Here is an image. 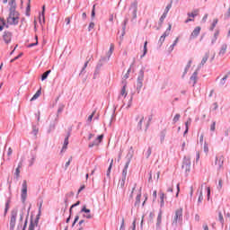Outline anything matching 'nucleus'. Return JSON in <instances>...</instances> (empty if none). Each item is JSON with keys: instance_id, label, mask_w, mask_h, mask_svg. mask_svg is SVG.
<instances>
[{"instance_id": "nucleus-27", "label": "nucleus", "mask_w": 230, "mask_h": 230, "mask_svg": "<svg viewBox=\"0 0 230 230\" xmlns=\"http://www.w3.org/2000/svg\"><path fill=\"white\" fill-rule=\"evenodd\" d=\"M50 74H51V70H47L46 72H44L41 75V81L44 82V80H46Z\"/></svg>"}, {"instance_id": "nucleus-35", "label": "nucleus", "mask_w": 230, "mask_h": 230, "mask_svg": "<svg viewBox=\"0 0 230 230\" xmlns=\"http://www.w3.org/2000/svg\"><path fill=\"white\" fill-rule=\"evenodd\" d=\"M40 215L42 214H40V212H38V215L36 216V218L33 221L34 227L35 226H39V220H40Z\"/></svg>"}, {"instance_id": "nucleus-22", "label": "nucleus", "mask_w": 230, "mask_h": 230, "mask_svg": "<svg viewBox=\"0 0 230 230\" xmlns=\"http://www.w3.org/2000/svg\"><path fill=\"white\" fill-rule=\"evenodd\" d=\"M40 94H42V90L40 88L37 92H36V94H34L31 99V102H35V100H37Z\"/></svg>"}, {"instance_id": "nucleus-23", "label": "nucleus", "mask_w": 230, "mask_h": 230, "mask_svg": "<svg viewBox=\"0 0 230 230\" xmlns=\"http://www.w3.org/2000/svg\"><path fill=\"white\" fill-rule=\"evenodd\" d=\"M144 120H145V117L143 115H141L140 119H139V121L137 123V130H142Z\"/></svg>"}, {"instance_id": "nucleus-63", "label": "nucleus", "mask_w": 230, "mask_h": 230, "mask_svg": "<svg viewBox=\"0 0 230 230\" xmlns=\"http://www.w3.org/2000/svg\"><path fill=\"white\" fill-rule=\"evenodd\" d=\"M165 136H166V130L162 131V133H161V141H164Z\"/></svg>"}, {"instance_id": "nucleus-18", "label": "nucleus", "mask_w": 230, "mask_h": 230, "mask_svg": "<svg viewBox=\"0 0 230 230\" xmlns=\"http://www.w3.org/2000/svg\"><path fill=\"white\" fill-rule=\"evenodd\" d=\"M208 58H209V52H207L203 57L201 63L199 66V69H200V67H202V66H204L208 62Z\"/></svg>"}, {"instance_id": "nucleus-21", "label": "nucleus", "mask_w": 230, "mask_h": 230, "mask_svg": "<svg viewBox=\"0 0 230 230\" xmlns=\"http://www.w3.org/2000/svg\"><path fill=\"white\" fill-rule=\"evenodd\" d=\"M226 51H227V44H223L218 53L219 57H223V55H226Z\"/></svg>"}, {"instance_id": "nucleus-12", "label": "nucleus", "mask_w": 230, "mask_h": 230, "mask_svg": "<svg viewBox=\"0 0 230 230\" xmlns=\"http://www.w3.org/2000/svg\"><path fill=\"white\" fill-rule=\"evenodd\" d=\"M12 32L5 31L3 35V40L5 42V44H10L12 42Z\"/></svg>"}, {"instance_id": "nucleus-13", "label": "nucleus", "mask_w": 230, "mask_h": 230, "mask_svg": "<svg viewBox=\"0 0 230 230\" xmlns=\"http://www.w3.org/2000/svg\"><path fill=\"white\" fill-rule=\"evenodd\" d=\"M201 28L199 26L196 27L190 36V40H193V39H197L199 35H200Z\"/></svg>"}, {"instance_id": "nucleus-50", "label": "nucleus", "mask_w": 230, "mask_h": 230, "mask_svg": "<svg viewBox=\"0 0 230 230\" xmlns=\"http://www.w3.org/2000/svg\"><path fill=\"white\" fill-rule=\"evenodd\" d=\"M38 45H39V40H38V38H37V36H36V42H34V43H30V44L27 46V48H33V47L38 46Z\"/></svg>"}, {"instance_id": "nucleus-5", "label": "nucleus", "mask_w": 230, "mask_h": 230, "mask_svg": "<svg viewBox=\"0 0 230 230\" xmlns=\"http://www.w3.org/2000/svg\"><path fill=\"white\" fill-rule=\"evenodd\" d=\"M109 58L102 57L100 58L99 62L97 63L94 74H93V78H96L97 75H100V69L105 66L109 62Z\"/></svg>"}, {"instance_id": "nucleus-16", "label": "nucleus", "mask_w": 230, "mask_h": 230, "mask_svg": "<svg viewBox=\"0 0 230 230\" xmlns=\"http://www.w3.org/2000/svg\"><path fill=\"white\" fill-rule=\"evenodd\" d=\"M162 222H163V212L160 211L156 219V230L161 229Z\"/></svg>"}, {"instance_id": "nucleus-20", "label": "nucleus", "mask_w": 230, "mask_h": 230, "mask_svg": "<svg viewBox=\"0 0 230 230\" xmlns=\"http://www.w3.org/2000/svg\"><path fill=\"white\" fill-rule=\"evenodd\" d=\"M22 167V162H20L18 164V167L15 170L14 175L16 176L17 179H19L21 175V168Z\"/></svg>"}, {"instance_id": "nucleus-37", "label": "nucleus", "mask_w": 230, "mask_h": 230, "mask_svg": "<svg viewBox=\"0 0 230 230\" xmlns=\"http://www.w3.org/2000/svg\"><path fill=\"white\" fill-rule=\"evenodd\" d=\"M24 219V213H21L20 214V223L17 226V229H19L20 227H22V220Z\"/></svg>"}, {"instance_id": "nucleus-3", "label": "nucleus", "mask_w": 230, "mask_h": 230, "mask_svg": "<svg viewBox=\"0 0 230 230\" xmlns=\"http://www.w3.org/2000/svg\"><path fill=\"white\" fill-rule=\"evenodd\" d=\"M145 81V67H142L137 78V93L139 94L141 93V89L143 88V82Z\"/></svg>"}, {"instance_id": "nucleus-28", "label": "nucleus", "mask_w": 230, "mask_h": 230, "mask_svg": "<svg viewBox=\"0 0 230 230\" xmlns=\"http://www.w3.org/2000/svg\"><path fill=\"white\" fill-rule=\"evenodd\" d=\"M112 163H114V160H111L110 166L108 167V170L106 172V177H108V179H111V172L112 170Z\"/></svg>"}, {"instance_id": "nucleus-41", "label": "nucleus", "mask_w": 230, "mask_h": 230, "mask_svg": "<svg viewBox=\"0 0 230 230\" xmlns=\"http://www.w3.org/2000/svg\"><path fill=\"white\" fill-rule=\"evenodd\" d=\"M43 202L44 201L42 199H39V202H38L39 211H38V213L42 214V204H43Z\"/></svg>"}, {"instance_id": "nucleus-47", "label": "nucleus", "mask_w": 230, "mask_h": 230, "mask_svg": "<svg viewBox=\"0 0 230 230\" xmlns=\"http://www.w3.org/2000/svg\"><path fill=\"white\" fill-rule=\"evenodd\" d=\"M1 22L3 25H0V31H3V30L4 29V26H6V21H4V19H0Z\"/></svg>"}, {"instance_id": "nucleus-49", "label": "nucleus", "mask_w": 230, "mask_h": 230, "mask_svg": "<svg viewBox=\"0 0 230 230\" xmlns=\"http://www.w3.org/2000/svg\"><path fill=\"white\" fill-rule=\"evenodd\" d=\"M218 220L220 224L224 225V216L222 215V212H218Z\"/></svg>"}, {"instance_id": "nucleus-55", "label": "nucleus", "mask_w": 230, "mask_h": 230, "mask_svg": "<svg viewBox=\"0 0 230 230\" xmlns=\"http://www.w3.org/2000/svg\"><path fill=\"white\" fill-rule=\"evenodd\" d=\"M229 77V75H225L221 80H220V84L221 85H225L226 84V80H227V78Z\"/></svg>"}, {"instance_id": "nucleus-33", "label": "nucleus", "mask_w": 230, "mask_h": 230, "mask_svg": "<svg viewBox=\"0 0 230 230\" xmlns=\"http://www.w3.org/2000/svg\"><path fill=\"white\" fill-rule=\"evenodd\" d=\"M112 51H114V44H111L110 50L107 52V58L111 59Z\"/></svg>"}, {"instance_id": "nucleus-26", "label": "nucleus", "mask_w": 230, "mask_h": 230, "mask_svg": "<svg viewBox=\"0 0 230 230\" xmlns=\"http://www.w3.org/2000/svg\"><path fill=\"white\" fill-rule=\"evenodd\" d=\"M128 22V18H125L123 24H122V37L125 36V30H127Z\"/></svg>"}, {"instance_id": "nucleus-29", "label": "nucleus", "mask_w": 230, "mask_h": 230, "mask_svg": "<svg viewBox=\"0 0 230 230\" xmlns=\"http://www.w3.org/2000/svg\"><path fill=\"white\" fill-rule=\"evenodd\" d=\"M160 208H164V193L160 192Z\"/></svg>"}, {"instance_id": "nucleus-25", "label": "nucleus", "mask_w": 230, "mask_h": 230, "mask_svg": "<svg viewBox=\"0 0 230 230\" xmlns=\"http://www.w3.org/2000/svg\"><path fill=\"white\" fill-rule=\"evenodd\" d=\"M199 75V72L195 71L192 75L190 76V82L192 83V85H195L197 84V75Z\"/></svg>"}, {"instance_id": "nucleus-1", "label": "nucleus", "mask_w": 230, "mask_h": 230, "mask_svg": "<svg viewBox=\"0 0 230 230\" xmlns=\"http://www.w3.org/2000/svg\"><path fill=\"white\" fill-rule=\"evenodd\" d=\"M9 16L7 17V22L11 26H17L19 24V12L15 10V0H10L9 2Z\"/></svg>"}, {"instance_id": "nucleus-11", "label": "nucleus", "mask_w": 230, "mask_h": 230, "mask_svg": "<svg viewBox=\"0 0 230 230\" xmlns=\"http://www.w3.org/2000/svg\"><path fill=\"white\" fill-rule=\"evenodd\" d=\"M125 181L123 179H120L118 183L117 187V193H125Z\"/></svg>"}, {"instance_id": "nucleus-31", "label": "nucleus", "mask_w": 230, "mask_h": 230, "mask_svg": "<svg viewBox=\"0 0 230 230\" xmlns=\"http://www.w3.org/2000/svg\"><path fill=\"white\" fill-rule=\"evenodd\" d=\"M179 42V38H176V40L173 41V43L169 47V53H172L173 51V48L177 46V43Z\"/></svg>"}, {"instance_id": "nucleus-57", "label": "nucleus", "mask_w": 230, "mask_h": 230, "mask_svg": "<svg viewBox=\"0 0 230 230\" xmlns=\"http://www.w3.org/2000/svg\"><path fill=\"white\" fill-rule=\"evenodd\" d=\"M165 37L164 36H161L158 41V44H160V48L163 46V42H164L165 40Z\"/></svg>"}, {"instance_id": "nucleus-39", "label": "nucleus", "mask_w": 230, "mask_h": 230, "mask_svg": "<svg viewBox=\"0 0 230 230\" xmlns=\"http://www.w3.org/2000/svg\"><path fill=\"white\" fill-rule=\"evenodd\" d=\"M217 24H218V19H215L212 22V25L210 27V31H213L215 28L217 27Z\"/></svg>"}, {"instance_id": "nucleus-38", "label": "nucleus", "mask_w": 230, "mask_h": 230, "mask_svg": "<svg viewBox=\"0 0 230 230\" xmlns=\"http://www.w3.org/2000/svg\"><path fill=\"white\" fill-rule=\"evenodd\" d=\"M89 60H91V58H89ZM89 60H87L84 63V66H83V68H82V70L80 72V75H84L85 73V69L87 68V66L89 65Z\"/></svg>"}, {"instance_id": "nucleus-48", "label": "nucleus", "mask_w": 230, "mask_h": 230, "mask_svg": "<svg viewBox=\"0 0 230 230\" xmlns=\"http://www.w3.org/2000/svg\"><path fill=\"white\" fill-rule=\"evenodd\" d=\"M32 134H34V136H37V134H39V128L35 125L32 126Z\"/></svg>"}, {"instance_id": "nucleus-56", "label": "nucleus", "mask_w": 230, "mask_h": 230, "mask_svg": "<svg viewBox=\"0 0 230 230\" xmlns=\"http://www.w3.org/2000/svg\"><path fill=\"white\" fill-rule=\"evenodd\" d=\"M29 230H35V225L33 224V219H31V222L29 225Z\"/></svg>"}, {"instance_id": "nucleus-62", "label": "nucleus", "mask_w": 230, "mask_h": 230, "mask_svg": "<svg viewBox=\"0 0 230 230\" xmlns=\"http://www.w3.org/2000/svg\"><path fill=\"white\" fill-rule=\"evenodd\" d=\"M204 152L205 154H208V152H209V147L208 146V143L206 142L204 144Z\"/></svg>"}, {"instance_id": "nucleus-6", "label": "nucleus", "mask_w": 230, "mask_h": 230, "mask_svg": "<svg viewBox=\"0 0 230 230\" xmlns=\"http://www.w3.org/2000/svg\"><path fill=\"white\" fill-rule=\"evenodd\" d=\"M181 168L184 170L186 175H188L191 170V160H190V158L184 157Z\"/></svg>"}, {"instance_id": "nucleus-17", "label": "nucleus", "mask_w": 230, "mask_h": 230, "mask_svg": "<svg viewBox=\"0 0 230 230\" xmlns=\"http://www.w3.org/2000/svg\"><path fill=\"white\" fill-rule=\"evenodd\" d=\"M12 203V199L10 198L7 199L5 201V208H4V217H6L8 214V210L10 209V204Z\"/></svg>"}, {"instance_id": "nucleus-46", "label": "nucleus", "mask_w": 230, "mask_h": 230, "mask_svg": "<svg viewBox=\"0 0 230 230\" xmlns=\"http://www.w3.org/2000/svg\"><path fill=\"white\" fill-rule=\"evenodd\" d=\"M80 213H86L89 214L91 213V209L87 208V207L84 206L80 211Z\"/></svg>"}, {"instance_id": "nucleus-44", "label": "nucleus", "mask_w": 230, "mask_h": 230, "mask_svg": "<svg viewBox=\"0 0 230 230\" xmlns=\"http://www.w3.org/2000/svg\"><path fill=\"white\" fill-rule=\"evenodd\" d=\"M141 204V194L137 195L135 206H139Z\"/></svg>"}, {"instance_id": "nucleus-61", "label": "nucleus", "mask_w": 230, "mask_h": 230, "mask_svg": "<svg viewBox=\"0 0 230 230\" xmlns=\"http://www.w3.org/2000/svg\"><path fill=\"white\" fill-rule=\"evenodd\" d=\"M64 104H61L58 109V114H60L64 111Z\"/></svg>"}, {"instance_id": "nucleus-64", "label": "nucleus", "mask_w": 230, "mask_h": 230, "mask_svg": "<svg viewBox=\"0 0 230 230\" xmlns=\"http://www.w3.org/2000/svg\"><path fill=\"white\" fill-rule=\"evenodd\" d=\"M119 230H125V219H122Z\"/></svg>"}, {"instance_id": "nucleus-19", "label": "nucleus", "mask_w": 230, "mask_h": 230, "mask_svg": "<svg viewBox=\"0 0 230 230\" xmlns=\"http://www.w3.org/2000/svg\"><path fill=\"white\" fill-rule=\"evenodd\" d=\"M192 60H189L188 64L185 66V69L183 71V75H182V78H184V76H186V75H188V71H190V67H191V64H192Z\"/></svg>"}, {"instance_id": "nucleus-15", "label": "nucleus", "mask_w": 230, "mask_h": 230, "mask_svg": "<svg viewBox=\"0 0 230 230\" xmlns=\"http://www.w3.org/2000/svg\"><path fill=\"white\" fill-rule=\"evenodd\" d=\"M215 164H217L218 170L224 166V155L221 156H216V162Z\"/></svg>"}, {"instance_id": "nucleus-40", "label": "nucleus", "mask_w": 230, "mask_h": 230, "mask_svg": "<svg viewBox=\"0 0 230 230\" xmlns=\"http://www.w3.org/2000/svg\"><path fill=\"white\" fill-rule=\"evenodd\" d=\"M92 20L96 17V4H93V9H92V13H91Z\"/></svg>"}, {"instance_id": "nucleus-30", "label": "nucleus", "mask_w": 230, "mask_h": 230, "mask_svg": "<svg viewBox=\"0 0 230 230\" xmlns=\"http://www.w3.org/2000/svg\"><path fill=\"white\" fill-rule=\"evenodd\" d=\"M170 31H172V23H169V27L166 29V31L162 35V37H164L166 39V37H168V35H170Z\"/></svg>"}, {"instance_id": "nucleus-36", "label": "nucleus", "mask_w": 230, "mask_h": 230, "mask_svg": "<svg viewBox=\"0 0 230 230\" xmlns=\"http://www.w3.org/2000/svg\"><path fill=\"white\" fill-rule=\"evenodd\" d=\"M67 145H69V138L65 137L64 145H63L62 150H67Z\"/></svg>"}, {"instance_id": "nucleus-10", "label": "nucleus", "mask_w": 230, "mask_h": 230, "mask_svg": "<svg viewBox=\"0 0 230 230\" xmlns=\"http://www.w3.org/2000/svg\"><path fill=\"white\" fill-rule=\"evenodd\" d=\"M58 124V114L56 116L55 119L49 124V129L47 130V132L49 134H51V132L55 130Z\"/></svg>"}, {"instance_id": "nucleus-54", "label": "nucleus", "mask_w": 230, "mask_h": 230, "mask_svg": "<svg viewBox=\"0 0 230 230\" xmlns=\"http://www.w3.org/2000/svg\"><path fill=\"white\" fill-rule=\"evenodd\" d=\"M45 13H46V5H43L41 14L40 15V17H42L43 21H45V17H44Z\"/></svg>"}, {"instance_id": "nucleus-8", "label": "nucleus", "mask_w": 230, "mask_h": 230, "mask_svg": "<svg viewBox=\"0 0 230 230\" xmlns=\"http://www.w3.org/2000/svg\"><path fill=\"white\" fill-rule=\"evenodd\" d=\"M17 208H13L11 212L10 227H12V229H15V224L17 222Z\"/></svg>"}, {"instance_id": "nucleus-58", "label": "nucleus", "mask_w": 230, "mask_h": 230, "mask_svg": "<svg viewBox=\"0 0 230 230\" xmlns=\"http://www.w3.org/2000/svg\"><path fill=\"white\" fill-rule=\"evenodd\" d=\"M35 159H36L35 155H32L31 159L30 160L29 166H31L32 164H34Z\"/></svg>"}, {"instance_id": "nucleus-53", "label": "nucleus", "mask_w": 230, "mask_h": 230, "mask_svg": "<svg viewBox=\"0 0 230 230\" xmlns=\"http://www.w3.org/2000/svg\"><path fill=\"white\" fill-rule=\"evenodd\" d=\"M216 127H217V121H213L212 124L210 125L211 132H215Z\"/></svg>"}, {"instance_id": "nucleus-43", "label": "nucleus", "mask_w": 230, "mask_h": 230, "mask_svg": "<svg viewBox=\"0 0 230 230\" xmlns=\"http://www.w3.org/2000/svg\"><path fill=\"white\" fill-rule=\"evenodd\" d=\"M129 10L137 11V2H133L130 5Z\"/></svg>"}, {"instance_id": "nucleus-9", "label": "nucleus", "mask_w": 230, "mask_h": 230, "mask_svg": "<svg viewBox=\"0 0 230 230\" xmlns=\"http://www.w3.org/2000/svg\"><path fill=\"white\" fill-rule=\"evenodd\" d=\"M103 141V135H99L94 142H90L88 146L89 148H93V146H98L100 145V143H102Z\"/></svg>"}, {"instance_id": "nucleus-4", "label": "nucleus", "mask_w": 230, "mask_h": 230, "mask_svg": "<svg viewBox=\"0 0 230 230\" xmlns=\"http://www.w3.org/2000/svg\"><path fill=\"white\" fill-rule=\"evenodd\" d=\"M133 154H134V151L129 150L127 156H126L127 162H126V164H125V166L122 170V177H121V179L126 180V181H127V172L128 170L130 161L132 160Z\"/></svg>"}, {"instance_id": "nucleus-7", "label": "nucleus", "mask_w": 230, "mask_h": 230, "mask_svg": "<svg viewBox=\"0 0 230 230\" xmlns=\"http://www.w3.org/2000/svg\"><path fill=\"white\" fill-rule=\"evenodd\" d=\"M22 202H26V199L28 197V183L26 180L23 181L22 185Z\"/></svg>"}, {"instance_id": "nucleus-60", "label": "nucleus", "mask_w": 230, "mask_h": 230, "mask_svg": "<svg viewBox=\"0 0 230 230\" xmlns=\"http://www.w3.org/2000/svg\"><path fill=\"white\" fill-rule=\"evenodd\" d=\"M94 29V22H91L89 26H88V31H91V30Z\"/></svg>"}, {"instance_id": "nucleus-24", "label": "nucleus", "mask_w": 230, "mask_h": 230, "mask_svg": "<svg viewBox=\"0 0 230 230\" xmlns=\"http://www.w3.org/2000/svg\"><path fill=\"white\" fill-rule=\"evenodd\" d=\"M147 46H148V41H145L143 54L140 56V58H143L144 57H146V53H148Z\"/></svg>"}, {"instance_id": "nucleus-51", "label": "nucleus", "mask_w": 230, "mask_h": 230, "mask_svg": "<svg viewBox=\"0 0 230 230\" xmlns=\"http://www.w3.org/2000/svg\"><path fill=\"white\" fill-rule=\"evenodd\" d=\"M181 119V114L177 113L174 118L172 119L173 123H177Z\"/></svg>"}, {"instance_id": "nucleus-2", "label": "nucleus", "mask_w": 230, "mask_h": 230, "mask_svg": "<svg viewBox=\"0 0 230 230\" xmlns=\"http://www.w3.org/2000/svg\"><path fill=\"white\" fill-rule=\"evenodd\" d=\"M178 224H182V208H178L175 211V215L172 220V227L173 230H177Z\"/></svg>"}, {"instance_id": "nucleus-59", "label": "nucleus", "mask_w": 230, "mask_h": 230, "mask_svg": "<svg viewBox=\"0 0 230 230\" xmlns=\"http://www.w3.org/2000/svg\"><path fill=\"white\" fill-rule=\"evenodd\" d=\"M207 197L208 200H209V197H211V189L209 187L207 188Z\"/></svg>"}, {"instance_id": "nucleus-34", "label": "nucleus", "mask_w": 230, "mask_h": 230, "mask_svg": "<svg viewBox=\"0 0 230 230\" xmlns=\"http://www.w3.org/2000/svg\"><path fill=\"white\" fill-rule=\"evenodd\" d=\"M166 19V13H164L159 20V26H163V22H164V20Z\"/></svg>"}, {"instance_id": "nucleus-52", "label": "nucleus", "mask_w": 230, "mask_h": 230, "mask_svg": "<svg viewBox=\"0 0 230 230\" xmlns=\"http://www.w3.org/2000/svg\"><path fill=\"white\" fill-rule=\"evenodd\" d=\"M152 155V147H148L147 151L146 152V157L148 159Z\"/></svg>"}, {"instance_id": "nucleus-14", "label": "nucleus", "mask_w": 230, "mask_h": 230, "mask_svg": "<svg viewBox=\"0 0 230 230\" xmlns=\"http://www.w3.org/2000/svg\"><path fill=\"white\" fill-rule=\"evenodd\" d=\"M123 86L120 91V94L119 95V100H121V96H124V98H127V81H122Z\"/></svg>"}, {"instance_id": "nucleus-42", "label": "nucleus", "mask_w": 230, "mask_h": 230, "mask_svg": "<svg viewBox=\"0 0 230 230\" xmlns=\"http://www.w3.org/2000/svg\"><path fill=\"white\" fill-rule=\"evenodd\" d=\"M30 3H31V0H28V4L26 7V15L30 17V10L31 9V6L30 5Z\"/></svg>"}, {"instance_id": "nucleus-45", "label": "nucleus", "mask_w": 230, "mask_h": 230, "mask_svg": "<svg viewBox=\"0 0 230 230\" xmlns=\"http://www.w3.org/2000/svg\"><path fill=\"white\" fill-rule=\"evenodd\" d=\"M199 13V10H195L193 13H188L187 15L188 17H197V13Z\"/></svg>"}, {"instance_id": "nucleus-32", "label": "nucleus", "mask_w": 230, "mask_h": 230, "mask_svg": "<svg viewBox=\"0 0 230 230\" xmlns=\"http://www.w3.org/2000/svg\"><path fill=\"white\" fill-rule=\"evenodd\" d=\"M198 191H199V196L198 199V204H200V202H202V200H204V196L202 195V186L200 189L198 190Z\"/></svg>"}]
</instances>
